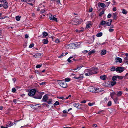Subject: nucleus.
<instances>
[{
	"mask_svg": "<svg viewBox=\"0 0 128 128\" xmlns=\"http://www.w3.org/2000/svg\"><path fill=\"white\" fill-rule=\"evenodd\" d=\"M85 71L87 72L85 73V75L86 76H88L96 74L98 72V69L96 67H94L90 69L86 70Z\"/></svg>",
	"mask_w": 128,
	"mask_h": 128,
	"instance_id": "obj_1",
	"label": "nucleus"
},
{
	"mask_svg": "<svg viewBox=\"0 0 128 128\" xmlns=\"http://www.w3.org/2000/svg\"><path fill=\"white\" fill-rule=\"evenodd\" d=\"M58 82L59 84L62 87L66 88L67 87V84L65 81L58 80Z\"/></svg>",
	"mask_w": 128,
	"mask_h": 128,
	"instance_id": "obj_2",
	"label": "nucleus"
},
{
	"mask_svg": "<svg viewBox=\"0 0 128 128\" xmlns=\"http://www.w3.org/2000/svg\"><path fill=\"white\" fill-rule=\"evenodd\" d=\"M99 88H96L93 86L90 87L88 88V90L92 92H98L99 91Z\"/></svg>",
	"mask_w": 128,
	"mask_h": 128,
	"instance_id": "obj_3",
	"label": "nucleus"
},
{
	"mask_svg": "<svg viewBox=\"0 0 128 128\" xmlns=\"http://www.w3.org/2000/svg\"><path fill=\"white\" fill-rule=\"evenodd\" d=\"M36 90L35 89L31 90L28 93V95L30 96H34L36 93Z\"/></svg>",
	"mask_w": 128,
	"mask_h": 128,
	"instance_id": "obj_4",
	"label": "nucleus"
},
{
	"mask_svg": "<svg viewBox=\"0 0 128 128\" xmlns=\"http://www.w3.org/2000/svg\"><path fill=\"white\" fill-rule=\"evenodd\" d=\"M124 70V68L123 67H120L117 68L116 69V71L121 73Z\"/></svg>",
	"mask_w": 128,
	"mask_h": 128,
	"instance_id": "obj_5",
	"label": "nucleus"
},
{
	"mask_svg": "<svg viewBox=\"0 0 128 128\" xmlns=\"http://www.w3.org/2000/svg\"><path fill=\"white\" fill-rule=\"evenodd\" d=\"M2 3L4 4V7L5 8H6L8 7V3L5 0H2V1H0Z\"/></svg>",
	"mask_w": 128,
	"mask_h": 128,
	"instance_id": "obj_6",
	"label": "nucleus"
},
{
	"mask_svg": "<svg viewBox=\"0 0 128 128\" xmlns=\"http://www.w3.org/2000/svg\"><path fill=\"white\" fill-rule=\"evenodd\" d=\"M55 16H55L51 15L50 16L49 18L51 20H53L57 22V19L55 17Z\"/></svg>",
	"mask_w": 128,
	"mask_h": 128,
	"instance_id": "obj_7",
	"label": "nucleus"
},
{
	"mask_svg": "<svg viewBox=\"0 0 128 128\" xmlns=\"http://www.w3.org/2000/svg\"><path fill=\"white\" fill-rule=\"evenodd\" d=\"M37 94L38 95L35 96L34 97V98L38 99H41L42 97V95L41 93H38Z\"/></svg>",
	"mask_w": 128,
	"mask_h": 128,
	"instance_id": "obj_8",
	"label": "nucleus"
},
{
	"mask_svg": "<svg viewBox=\"0 0 128 128\" xmlns=\"http://www.w3.org/2000/svg\"><path fill=\"white\" fill-rule=\"evenodd\" d=\"M83 76V74H81L78 77H73L72 78H75L76 79H79L80 80H81L82 79Z\"/></svg>",
	"mask_w": 128,
	"mask_h": 128,
	"instance_id": "obj_9",
	"label": "nucleus"
},
{
	"mask_svg": "<svg viewBox=\"0 0 128 128\" xmlns=\"http://www.w3.org/2000/svg\"><path fill=\"white\" fill-rule=\"evenodd\" d=\"M42 55L43 54H42L38 53L34 55H33V56L36 58H37L41 56H42Z\"/></svg>",
	"mask_w": 128,
	"mask_h": 128,
	"instance_id": "obj_10",
	"label": "nucleus"
},
{
	"mask_svg": "<svg viewBox=\"0 0 128 128\" xmlns=\"http://www.w3.org/2000/svg\"><path fill=\"white\" fill-rule=\"evenodd\" d=\"M112 20L110 19L108 20V22L106 21V25L108 26H110L111 24V23L112 22Z\"/></svg>",
	"mask_w": 128,
	"mask_h": 128,
	"instance_id": "obj_11",
	"label": "nucleus"
},
{
	"mask_svg": "<svg viewBox=\"0 0 128 128\" xmlns=\"http://www.w3.org/2000/svg\"><path fill=\"white\" fill-rule=\"evenodd\" d=\"M48 97L46 95H45L43 96L42 100L44 102H46L48 100Z\"/></svg>",
	"mask_w": 128,
	"mask_h": 128,
	"instance_id": "obj_12",
	"label": "nucleus"
},
{
	"mask_svg": "<svg viewBox=\"0 0 128 128\" xmlns=\"http://www.w3.org/2000/svg\"><path fill=\"white\" fill-rule=\"evenodd\" d=\"M116 62H119L121 63L122 62V59L120 58L117 57L116 59Z\"/></svg>",
	"mask_w": 128,
	"mask_h": 128,
	"instance_id": "obj_13",
	"label": "nucleus"
},
{
	"mask_svg": "<svg viewBox=\"0 0 128 128\" xmlns=\"http://www.w3.org/2000/svg\"><path fill=\"white\" fill-rule=\"evenodd\" d=\"M91 26V24L90 22H88L86 23V28H89Z\"/></svg>",
	"mask_w": 128,
	"mask_h": 128,
	"instance_id": "obj_14",
	"label": "nucleus"
},
{
	"mask_svg": "<svg viewBox=\"0 0 128 128\" xmlns=\"http://www.w3.org/2000/svg\"><path fill=\"white\" fill-rule=\"evenodd\" d=\"M106 51L105 50H103L101 51L100 53L101 55L102 56L106 54Z\"/></svg>",
	"mask_w": 128,
	"mask_h": 128,
	"instance_id": "obj_15",
	"label": "nucleus"
},
{
	"mask_svg": "<svg viewBox=\"0 0 128 128\" xmlns=\"http://www.w3.org/2000/svg\"><path fill=\"white\" fill-rule=\"evenodd\" d=\"M116 94V93L114 92H111L110 94V95L111 98L113 99H114V95Z\"/></svg>",
	"mask_w": 128,
	"mask_h": 128,
	"instance_id": "obj_16",
	"label": "nucleus"
},
{
	"mask_svg": "<svg viewBox=\"0 0 128 128\" xmlns=\"http://www.w3.org/2000/svg\"><path fill=\"white\" fill-rule=\"evenodd\" d=\"M117 14L116 12L114 13L113 14V18L114 20H116L117 18Z\"/></svg>",
	"mask_w": 128,
	"mask_h": 128,
	"instance_id": "obj_17",
	"label": "nucleus"
},
{
	"mask_svg": "<svg viewBox=\"0 0 128 128\" xmlns=\"http://www.w3.org/2000/svg\"><path fill=\"white\" fill-rule=\"evenodd\" d=\"M42 41V42L44 44H46L48 42V41L47 39H43Z\"/></svg>",
	"mask_w": 128,
	"mask_h": 128,
	"instance_id": "obj_18",
	"label": "nucleus"
},
{
	"mask_svg": "<svg viewBox=\"0 0 128 128\" xmlns=\"http://www.w3.org/2000/svg\"><path fill=\"white\" fill-rule=\"evenodd\" d=\"M122 91H119L117 92L116 95L117 96H120L122 95Z\"/></svg>",
	"mask_w": 128,
	"mask_h": 128,
	"instance_id": "obj_19",
	"label": "nucleus"
},
{
	"mask_svg": "<svg viewBox=\"0 0 128 128\" xmlns=\"http://www.w3.org/2000/svg\"><path fill=\"white\" fill-rule=\"evenodd\" d=\"M82 65L80 66H78L77 68H75L73 69L74 70H79L82 67Z\"/></svg>",
	"mask_w": 128,
	"mask_h": 128,
	"instance_id": "obj_20",
	"label": "nucleus"
},
{
	"mask_svg": "<svg viewBox=\"0 0 128 128\" xmlns=\"http://www.w3.org/2000/svg\"><path fill=\"white\" fill-rule=\"evenodd\" d=\"M42 34L44 37H46L48 35V33L45 32H43L42 33Z\"/></svg>",
	"mask_w": 128,
	"mask_h": 128,
	"instance_id": "obj_21",
	"label": "nucleus"
},
{
	"mask_svg": "<svg viewBox=\"0 0 128 128\" xmlns=\"http://www.w3.org/2000/svg\"><path fill=\"white\" fill-rule=\"evenodd\" d=\"M100 78L104 80H105L106 78V75L102 76H100Z\"/></svg>",
	"mask_w": 128,
	"mask_h": 128,
	"instance_id": "obj_22",
	"label": "nucleus"
},
{
	"mask_svg": "<svg viewBox=\"0 0 128 128\" xmlns=\"http://www.w3.org/2000/svg\"><path fill=\"white\" fill-rule=\"evenodd\" d=\"M100 5L101 7L103 8H105L106 6V5L104 3H100Z\"/></svg>",
	"mask_w": 128,
	"mask_h": 128,
	"instance_id": "obj_23",
	"label": "nucleus"
},
{
	"mask_svg": "<svg viewBox=\"0 0 128 128\" xmlns=\"http://www.w3.org/2000/svg\"><path fill=\"white\" fill-rule=\"evenodd\" d=\"M117 76H113L112 78V80L113 81H115L116 80L117 78Z\"/></svg>",
	"mask_w": 128,
	"mask_h": 128,
	"instance_id": "obj_24",
	"label": "nucleus"
},
{
	"mask_svg": "<svg viewBox=\"0 0 128 128\" xmlns=\"http://www.w3.org/2000/svg\"><path fill=\"white\" fill-rule=\"evenodd\" d=\"M79 104L77 103H74L73 104V106L76 108H78L79 106Z\"/></svg>",
	"mask_w": 128,
	"mask_h": 128,
	"instance_id": "obj_25",
	"label": "nucleus"
},
{
	"mask_svg": "<svg viewBox=\"0 0 128 128\" xmlns=\"http://www.w3.org/2000/svg\"><path fill=\"white\" fill-rule=\"evenodd\" d=\"M117 78L119 79L120 80H121L123 78H124V76H119L118 75H117Z\"/></svg>",
	"mask_w": 128,
	"mask_h": 128,
	"instance_id": "obj_26",
	"label": "nucleus"
},
{
	"mask_svg": "<svg viewBox=\"0 0 128 128\" xmlns=\"http://www.w3.org/2000/svg\"><path fill=\"white\" fill-rule=\"evenodd\" d=\"M106 21L104 20H102L100 24L101 25H104L105 24H106Z\"/></svg>",
	"mask_w": 128,
	"mask_h": 128,
	"instance_id": "obj_27",
	"label": "nucleus"
},
{
	"mask_svg": "<svg viewBox=\"0 0 128 128\" xmlns=\"http://www.w3.org/2000/svg\"><path fill=\"white\" fill-rule=\"evenodd\" d=\"M113 100H114V101L116 104H118V98H116L114 99V98Z\"/></svg>",
	"mask_w": 128,
	"mask_h": 128,
	"instance_id": "obj_28",
	"label": "nucleus"
},
{
	"mask_svg": "<svg viewBox=\"0 0 128 128\" xmlns=\"http://www.w3.org/2000/svg\"><path fill=\"white\" fill-rule=\"evenodd\" d=\"M102 32H100L99 33H98L96 35V36L98 37H99L101 36L102 35Z\"/></svg>",
	"mask_w": 128,
	"mask_h": 128,
	"instance_id": "obj_29",
	"label": "nucleus"
},
{
	"mask_svg": "<svg viewBox=\"0 0 128 128\" xmlns=\"http://www.w3.org/2000/svg\"><path fill=\"white\" fill-rule=\"evenodd\" d=\"M8 126H11L13 125V123H11V122H9L8 123Z\"/></svg>",
	"mask_w": 128,
	"mask_h": 128,
	"instance_id": "obj_30",
	"label": "nucleus"
},
{
	"mask_svg": "<svg viewBox=\"0 0 128 128\" xmlns=\"http://www.w3.org/2000/svg\"><path fill=\"white\" fill-rule=\"evenodd\" d=\"M122 13L124 14H126L127 13V11L125 9H123L122 10Z\"/></svg>",
	"mask_w": 128,
	"mask_h": 128,
	"instance_id": "obj_31",
	"label": "nucleus"
},
{
	"mask_svg": "<svg viewBox=\"0 0 128 128\" xmlns=\"http://www.w3.org/2000/svg\"><path fill=\"white\" fill-rule=\"evenodd\" d=\"M20 16H16V20L18 21H19L20 19Z\"/></svg>",
	"mask_w": 128,
	"mask_h": 128,
	"instance_id": "obj_32",
	"label": "nucleus"
},
{
	"mask_svg": "<svg viewBox=\"0 0 128 128\" xmlns=\"http://www.w3.org/2000/svg\"><path fill=\"white\" fill-rule=\"evenodd\" d=\"M116 82L115 81L112 82H111V84L112 86H113L116 84Z\"/></svg>",
	"mask_w": 128,
	"mask_h": 128,
	"instance_id": "obj_33",
	"label": "nucleus"
},
{
	"mask_svg": "<svg viewBox=\"0 0 128 128\" xmlns=\"http://www.w3.org/2000/svg\"><path fill=\"white\" fill-rule=\"evenodd\" d=\"M126 57L124 58V59L125 60H128V54L127 53L126 54Z\"/></svg>",
	"mask_w": 128,
	"mask_h": 128,
	"instance_id": "obj_34",
	"label": "nucleus"
},
{
	"mask_svg": "<svg viewBox=\"0 0 128 128\" xmlns=\"http://www.w3.org/2000/svg\"><path fill=\"white\" fill-rule=\"evenodd\" d=\"M59 104V102L58 101H56L54 103V105L58 106Z\"/></svg>",
	"mask_w": 128,
	"mask_h": 128,
	"instance_id": "obj_35",
	"label": "nucleus"
},
{
	"mask_svg": "<svg viewBox=\"0 0 128 128\" xmlns=\"http://www.w3.org/2000/svg\"><path fill=\"white\" fill-rule=\"evenodd\" d=\"M104 13V11H102L100 12L99 14V16H101Z\"/></svg>",
	"mask_w": 128,
	"mask_h": 128,
	"instance_id": "obj_36",
	"label": "nucleus"
},
{
	"mask_svg": "<svg viewBox=\"0 0 128 128\" xmlns=\"http://www.w3.org/2000/svg\"><path fill=\"white\" fill-rule=\"evenodd\" d=\"M27 1L30 3L34 2V0H28Z\"/></svg>",
	"mask_w": 128,
	"mask_h": 128,
	"instance_id": "obj_37",
	"label": "nucleus"
},
{
	"mask_svg": "<svg viewBox=\"0 0 128 128\" xmlns=\"http://www.w3.org/2000/svg\"><path fill=\"white\" fill-rule=\"evenodd\" d=\"M42 64L37 65L36 66V67L37 68H40L42 66Z\"/></svg>",
	"mask_w": 128,
	"mask_h": 128,
	"instance_id": "obj_38",
	"label": "nucleus"
},
{
	"mask_svg": "<svg viewBox=\"0 0 128 128\" xmlns=\"http://www.w3.org/2000/svg\"><path fill=\"white\" fill-rule=\"evenodd\" d=\"M116 70V69L114 67H112L110 69V70L111 71H114L115 70Z\"/></svg>",
	"mask_w": 128,
	"mask_h": 128,
	"instance_id": "obj_39",
	"label": "nucleus"
},
{
	"mask_svg": "<svg viewBox=\"0 0 128 128\" xmlns=\"http://www.w3.org/2000/svg\"><path fill=\"white\" fill-rule=\"evenodd\" d=\"M34 44H31L29 46V48H31L33 47L34 46Z\"/></svg>",
	"mask_w": 128,
	"mask_h": 128,
	"instance_id": "obj_40",
	"label": "nucleus"
},
{
	"mask_svg": "<svg viewBox=\"0 0 128 128\" xmlns=\"http://www.w3.org/2000/svg\"><path fill=\"white\" fill-rule=\"evenodd\" d=\"M112 102L111 101H109L108 104V106H110L111 105Z\"/></svg>",
	"mask_w": 128,
	"mask_h": 128,
	"instance_id": "obj_41",
	"label": "nucleus"
},
{
	"mask_svg": "<svg viewBox=\"0 0 128 128\" xmlns=\"http://www.w3.org/2000/svg\"><path fill=\"white\" fill-rule=\"evenodd\" d=\"M65 82H69L70 81V79L69 78H66L65 79Z\"/></svg>",
	"mask_w": 128,
	"mask_h": 128,
	"instance_id": "obj_42",
	"label": "nucleus"
},
{
	"mask_svg": "<svg viewBox=\"0 0 128 128\" xmlns=\"http://www.w3.org/2000/svg\"><path fill=\"white\" fill-rule=\"evenodd\" d=\"M112 16V14H109L107 16V17L108 18H110Z\"/></svg>",
	"mask_w": 128,
	"mask_h": 128,
	"instance_id": "obj_43",
	"label": "nucleus"
},
{
	"mask_svg": "<svg viewBox=\"0 0 128 128\" xmlns=\"http://www.w3.org/2000/svg\"><path fill=\"white\" fill-rule=\"evenodd\" d=\"M55 42L56 43H58L60 42V40L58 39L57 38Z\"/></svg>",
	"mask_w": 128,
	"mask_h": 128,
	"instance_id": "obj_44",
	"label": "nucleus"
},
{
	"mask_svg": "<svg viewBox=\"0 0 128 128\" xmlns=\"http://www.w3.org/2000/svg\"><path fill=\"white\" fill-rule=\"evenodd\" d=\"M114 29H112V28H110L109 30V31L110 32H112L113 31H114Z\"/></svg>",
	"mask_w": 128,
	"mask_h": 128,
	"instance_id": "obj_45",
	"label": "nucleus"
},
{
	"mask_svg": "<svg viewBox=\"0 0 128 128\" xmlns=\"http://www.w3.org/2000/svg\"><path fill=\"white\" fill-rule=\"evenodd\" d=\"M94 104V103H92L90 102H89L88 104V105L90 106H92Z\"/></svg>",
	"mask_w": 128,
	"mask_h": 128,
	"instance_id": "obj_46",
	"label": "nucleus"
},
{
	"mask_svg": "<svg viewBox=\"0 0 128 128\" xmlns=\"http://www.w3.org/2000/svg\"><path fill=\"white\" fill-rule=\"evenodd\" d=\"M46 84V82H42L41 83H40V85H42L45 84Z\"/></svg>",
	"mask_w": 128,
	"mask_h": 128,
	"instance_id": "obj_47",
	"label": "nucleus"
},
{
	"mask_svg": "<svg viewBox=\"0 0 128 128\" xmlns=\"http://www.w3.org/2000/svg\"><path fill=\"white\" fill-rule=\"evenodd\" d=\"M12 92H15L16 91V88H13L12 89Z\"/></svg>",
	"mask_w": 128,
	"mask_h": 128,
	"instance_id": "obj_48",
	"label": "nucleus"
},
{
	"mask_svg": "<svg viewBox=\"0 0 128 128\" xmlns=\"http://www.w3.org/2000/svg\"><path fill=\"white\" fill-rule=\"evenodd\" d=\"M104 111V110H100L98 112H97L96 113L97 114H99L101 113L102 112H103Z\"/></svg>",
	"mask_w": 128,
	"mask_h": 128,
	"instance_id": "obj_49",
	"label": "nucleus"
},
{
	"mask_svg": "<svg viewBox=\"0 0 128 128\" xmlns=\"http://www.w3.org/2000/svg\"><path fill=\"white\" fill-rule=\"evenodd\" d=\"M91 52L92 54H94L95 52L96 51L94 50H93L91 51Z\"/></svg>",
	"mask_w": 128,
	"mask_h": 128,
	"instance_id": "obj_50",
	"label": "nucleus"
},
{
	"mask_svg": "<svg viewBox=\"0 0 128 128\" xmlns=\"http://www.w3.org/2000/svg\"><path fill=\"white\" fill-rule=\"evenodd\" d=\"M52 101V100H50L49 101L47 102L48 104H50L51 102Z\"/></svg>",
	"mask_w": 128,
	"mask_h": 128,
	"instance_id": "obj_51",
	"label": "nucleus"
},
{
	"mask_svg": "<svg viewBox=\"0 0 128 128\" xmlns=\"http://www.w3.org/2000/svg\"><path fill=\"white\" fill-rule=\"evenodd\" d=\"M92 8H90L89 9V12H91L92 11Z\"/></svg>",
	"mask_w": 128,
	"mask_h": 128,
	"instance_id": "obj_52",
	"label": "nucleus"
},
{
	"mask_svg": "<svg viewBox=\"0 0 128 128\" xmlns=\"http://www.w3.org/2000/svg\"><path fill=\"white\" fill-rule=\"evenodd\" d=\"M63 96H58L57 97V98L60 99H63Z\"/></svg>",
	"mask_w": 128,
	"mask_h": 128,
	"instance_id": "obj_53",
	"label": "nucleus"
},
{
	"mask_svg": "<svg viewBox=\"0 0 128 128\" xmlns=\"http://www.w3.org/2000/svg\"><path fill=\"white\" fill-rule=\"evenodd\" d=\"M68 112V111L66 110H64L63 111V112L64 113H67Z\"/></svg>",
	"mask_w": 128,
	"mask_h": 128,
	"instance_id": "obj_54",
	"label": "nucleus"
},
{
	"mask_svg": "<svg viewBox=\"0 0 128 128\" xmlns=\"http://www.w3.org/2000/svg\"><path fill=\"white\" fill-rule=\"evenodd\" d=\"M113 10L114 11H116V7H114L113 8Z\"/></svg>",
	"mask_w": 128,
	"mask_h": 128,
	"instance_id": "obj_55",
	"label": "nucleus"
},
{
	"mask_svg": "<svg viewBox=\"0 0 128 128\" xmlns=\"http://www.w3.org/2000/svg\"><path fill=\"white\" fill-rule=\"evenodd\" d=\"M86 102V101L85 100H84L81 102V103H85Z\"/></svg>",
	"mask_w": 128,
	"mask_h": 128,
	"instance_id": "obj_56",
	"label": "nucleus"
},
{
	"mask_svg": "<svg viewBox=\"0 0 128 128\" xmlns=\"http://www.w3.org/2000/svg\"><path fill=\"white\" fill-rule=\"evenodd\" d=\"M69 62H72L71 60H70V59L68 58L67 60Z\"/></svg>",
	"mask_w": 128,
	"mask_h": 128,
	"instance_id": "obj_57",
	"label": "nucleus"
},
{
	"mask_svg": "<svg viewBox=\"0 0 128 128\" xmlns=\"http://www.w3.org/2000/svg\"><path fill=\"white\" fill-rule=\"evenodd\" d=\"M40 12L41 13H43L45 12V10H41Z\"/></svg>",
	"mask_w": 128,
	"mask_h": 128,
	"instance_id": "obj_58",
	"label": "nucleus"
},
{
	"mask_svg": "<svg viewBox=\"0 0 128 128\" xmlns=\"http://www.w3.org/2000/svg\"><path fill=\"white\" fill-rule=\"evenodd\" d=\"M25 36L26 38H28V35L26 34L25 35Z\"/></svg>",
	"mask_w": 128,
	"mask_h": 128,
	"instance_id": "obj_59",
	"label": "nucleus"
},
{
	"mask_svg": "<svg viewBox=\"0 0 128 128\" xmlns=\"http://www.w3.org/2000/svg\"><path fill=\"white\" fill-rule=\"evenodd\" d=\"M88 52V51H87V50H84L83 52V53H87Z\"/></svg>",
	"mask_w": 128,
	"mask_h": 128,
	"instance_id": "obj_60",
	"label": "nucleus"
},
{
	"mask_svg": "<svg viewBox=\"0 0 128 128\" xmlns=\"http://www.w3.org/2000/svg\"><path fill=\"white\" fill-rule=\"evenodd\" d=\"M34 3V2H31L30 3H28V4L31 5L32 6L33 5V4Z\"/></svg>",
	"mask_w": 128,
	"mask_h": 128,
	"instance_id": "obj_61",
	"label": "nucleus"
},
{
	"mask_svg": "<svg viewBox=\"0 0 128 128\" xmlns=\"http://www.w3.org/2000/svg\"><path fill=\"white\" fill-rule=\"evenodd\" d=\"M56 2L58 3V4H60V0H56Z\"/></svg>",
	"mask_w": 128,
	"mask_h": 128,
	"instance_id": "obj_62",
	"label": "nucleus"
},
{
	"mask_svg": "<svg viewBox=\"0 0 128 128\" xmlns=\"http://www.w3.org/2000/svg\"><path fill=\"white\" fill-rule=\"evenodd\" d=\"M64 56V54L63 53H62V54L60 56H59V58H61L62 57V56Z\"/></svg>",
	"mask_w": 128,
	"mask_h": 128,
	"instance_id": "obj_63",
	"label": "nucleus"
},
{
	"mask_svg": "<svg viewBox=\"0 0 128 128\" xmlns=\"http://www.w3.org/2000/svg\"><path fill=\"white\" fill-rule=\"evenodd\" d=\"M1 128H8L6 127H5V126H1Z\"/></svg>",
	"mask_w": 128,
	"mask_h": 128,
	"instance_id": "obj_64",
	"label": "nucleus"
}]
</instances>
